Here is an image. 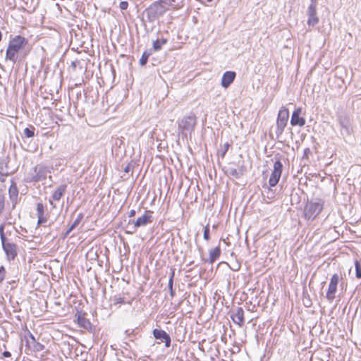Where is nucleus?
<instances>
[{"label": "nucleus", "instance_id": "f257e3e1", "mask_svg": "<svg viewBox=\"0 0 361 361\" xmlns=\"http://www.w3.org/2000/svg\"><path fill=\"white\" fill-rule=\"evenodd\" d=\"M27 42L28 40L21 35H16L11 38L6 51V60L15 63L17 60V54L27 44Z\"/></svg>", "mask_w": 361, "mask_h": 361}, {"label": "nucleus", "instance_id": "f03ea898", "mask_svg": "<svg viewBox=\"0 0 361 361\" xmlns=\"http://www.w3.org/2000/svg\"><path fill=\"white\" fill-rule=\"evenodd\" d=\"M324 200L317 198L314 200L307 201L303 209V216L307 220H314L322 212Z\"/></svg>", "mask_w": 361, "mask_h": 361}, {"label": "nucleus", "instance_id": "7ed1b4c3", "mask_svg": "<svg viewBox=\"0 0 361 361\" xmlns=\"http://www.w3.org/2000/svg\"><path fill=\"white\" fill-rule=\"evenodd\" d=\"M4 227H0V237L2 243L3 249L7 256V259L13 260L17 255L16 245L14 243L7 242V239L4 232Z\"/></svg>", "mask_w": 361, "mask_h": 361}, {"label": "nucleus", "instance_id": "20e7f679", "mask_svg": "<svg viewBox=\"0 0 361 361\" xmlns=\"http://www.w3.org/2000/svg\"><path fill=\"white\" fill-rule=\"evenodd\" d=\"M289 118V110L286 106H282L278 113L276 118V128L279 134L281 135L287 126Z\"/></svg>", "mask_w": 361, "mask_h": 361}, {"label": "nucleus", "instance_id": "39448f33", "mask_svg": "<svg viewBox=\"0 0 361 361\" xmlns=\"http://www.w3.org/2000/svg\"><path fill=\"white\" fill-rule=\"evenodd\" d=\"M283 164L280 161H276L274 164V169L269 179V184L271 187H274L279 183L281 176Z\"/></svg>", "mask_w": 361, "mask_h": 361}, {"label": "nucleus", "instance_id": "423d86ee", "mask_svg": "<svg viewBox=\"0 0 361 361\" xmlns=\"http://www.w3.org/2000/svg\"><path fill=\"white\" fill-rule=\"evenodd\" d=\"M340 277L337 274H334L330 280L329 288L326 293V298L329 302H332L335 298V294L337 290V286L338 284Z\"/></svg>", "mask_w": 361, "mask_h": 361}, {"label": "nucleus", "instance_id": "0eeeda50", "mask_svg": "<svg viewBox=\"0 0 361 361\" xmlns=\"http://www.w3.org/2000/svg\"><path fill=\"white\" fill-rule=\"evenodd\" d=\"M302 114V109L300 107L295 109L291 116L290 118V124L293 126H298L300 127H302L305 126L306 120L305 117L301 116Z\"/></svg>", "mask_w": 361, "mask_h": 361}, {"label": "nucleus", "instance_id": "6e6552de", "mask_svg": "<svg viewBox=\"0 0 361 361\" xmlns=\"http://www.w3.org/2000/svg\"><path fill=\"white\" fill-rule=\"evenodd\" d=\"M168 8L169 6L165 4V1L164 0H159L152 4V5L149 8V11L154 16H160L162 15Z\"/></svg>", "mask_w": 361, "mask_h": 361}, {"label": "nucleus", "instance_id": "1a4fd4ad", "mask_svg": "<svg viewBox=\"0 0 361 361\" xmlns=\"http://www.w3.org/2000/svg\"><path fill=\"white\" fill-rule=\"evenodd\" d=\"M232 321L240 327H242L244 324V311L240 307H238L235 310H233L231 312L230 315Z\"/></svg>", "mask_w": 361, "mask_h": 361}, {"label": "nucleus", "instance_id": "9d476101", "mask_svg": "<svg viewBox=\"0 0 361 361\" xmlns=\"http://www.w3.org/2000/svg\"><path fill=\"white\" fill-rule=\"evenodd\" d=\"M153 335L157 340L164 342L165 346L166 348L170 347L171 342V337L169 334H167L165 331L162 329H154L153 330Z\"/></svg>", "mask_w": 361, "mask_h": 361}, {"label": "nucleus", "instance_id": "9b49d317", "mask_svg": "<svg viewBox=\"0 0 361 361\" xmlns=\"http://www.w3.org/2000/svg\"><path fill=\"white\" fill-rule=\"evenodd\" d=\"M308 20L309 26H314L319 23V18L317 16V8L314 4H310L308 7Z\"/></svg>", "mask_w": 361, "mask_h": 361}, {"label": "nucleus", "instance_id": "f8f14e48", "mask_svg": "<svg viewBox=\"0 0 361 361\" xmlns=\"http://www.w3.org/2000/svg\"><path fill=\"white\" fill-rule=\"evenodd\" d=\"M236 76V73L234 71H226L223 74L221 85V86L226 89L228 88L231 83L234 81Z\"/></svg>", "mask_w": 361, "mask_h": 361}, {"label": "nucleus", "instance_id": "ddd939ff", "mask_svg": "<svg viewBox=\"0 0 361 361\" xmlns=\"http://www.w3.org/2000/svg\"><path fill=\"white\" fill-rule=\"evenodd\" d=\"M37 224H42L47 221V214H44V207L42 203H37Z\"/></svg>", "mask_w": 361, "mask_h": 361}, {"label": "nucleus", "instance_id": "4468645a", "mask_svg": "<svg viewBox=\"0 0 361 361\" xmlns=\"http://www.w3.org/2000/svg\"><path fill=\"white\" fill-rule=\"evenodd\" d=\"M37 224H42L47 221V214H44V207L42 203H37Z\"/></svg>", "mask_w": 361, "mask_h": 361}, {"label": "nucleus", "instance_id": "2eb2a0df", "mask_svg": "<svg viewBox=\"0 0 361 361\" xmlns=\"http://www.w3.org/2000/svg\"><path fill=\"white\" fill-rule=\"evenodd\" d=\"M8 194L9 197L11 200L12 201L13 207L16 204L18 201V189L16 184V183L12 182L9 189H8Z\"/></svg>", "mask_w": 361, "mask_h": 361}, {"label": "nucleus", "instance_id": "dca6fc26", "mask_svg": "<svg viewBox=\"0 0 361 361\" xmlns=\"http://www.w3.org/2000/svg\"><path fill=\"white\" fill-rule=\"evenodd\" d=\"M195 119L190 116H188L182 119L179 124V128L181 130H190L193 129L195 126Z\"/></svg>", "mask_w": 361, "mask_h": 361}, {"label": "nucleus", "instance_id": "f3484780", "mask_svg": "<svg viewBox=\"0 0 361 361\" xmlns=\"http://www.w3.org/2000/svg\"><path fill=\"white\" fill-rule=\"evenodd\" d=\"M152 214L151 211L145 212L142 216L137 219V226L152 223Z\"/></svg>", "mask_w": 361, "mask_h": 361}, {"label": "nucleus", "instance_id": "a211bd4d", "mask_svg": "<svg viewBox=\"0 0 361 361\" xmlns=\"http://www.w3.org/2000/svg\"><path fill=\"white\" fill-rule=\"evenodd\" d=\"M221 254V249L219 246L211 249L209 250V262L210 264H213L219 257Z\"/></svg>", "mask_w": 361, "mask_h": 361}, {"label": "nucleus", "instance_id": "6ab92c4d", "mask_svg": "<svg viewBox=\"0 0 361 361\" xmlns=\"http://www.w3.org/2000/svg\"><path fill=\"white\" fill-rule=\"evenodd\" d=\"M66 186L63 185L59 186L52 194V198L55 201H59L66 192Z\"/></svg>", "mask_w": 361, "mask_h": 361}, {"label": "nucleus", "instance_id": "aec40b11", "mask_svg": "<svg viewBox=\"0 0 361 361\" xmlns=\"http://www.w3.org/2000/svg\"><path fill=\"white\" fill-rule=\"evenodd\" d=\"M133 300V298L128 300L126 296L121 297L120 295H115L112 298V302L114 305L118 304H130Z\"/></svg>", "mask_w": 361, "mask_h": 361}, {"label": "nucleus", "instance_id": "412c9836", "mask_svg": "<svg viewBox=\"0 0 361 361\" xmlns=\"http://www.w3.org/2000/svg\"><path fill=\"white\" fill-rule=\"evenodd\" d=\"M78 323L81 327L84 328L85 329H90L92 327L90 322L82 316H78Z\"/></svg>", "mask_w": 361, "mask_h": 361}, {"label": "nucleus", "instance_id": "4be33fe9", "mask_svg": "<svg viewBox=\"0 0 361 361\" xmlns=\"http://www.w3.org/2000/svg\"><path fill=\"white\" fill-rule=\"evenodd\" d=\"M166 39H157L153 42V49L154 51H159L161 49L162 46L166 43Z\"/></svg>", "mask_w": 361, "mask_h": 361}, {"label": "nucleus", "instance_id": "5701e85b", "mask_svg": "<svg viewBox=\"0 0 361 361\" xmlns=\"http://www.w3.org/2000/svg\"><path fill=\"white\" fill-rule=\"evenodd\" d=\"M355 276L357 279H361V264L358 261H355Z\"/></svg>", "mask_w": 361, "mask_h": 361}, {"label": "nucleus", "instance_id": "b1692460", "mask_svg": "<svg viewBox=\"0 0 361 361\" xmlns=\"http://www.w3.org/2000/svg\"><path fill=\"white\" fill-rule=\"evenodd\" d=\"M34 130H35V128L33 127H32L31 128H26L24 129V135L27 137H32L35 135Z\"/></svg>", "mask_w": 361, "mask_h": 361}, {"label": "nucleus", "instance_id": "393cba45", "mask_svg": "<svg viewBox=\"0 0 361 361\" xmlns=\"http://www.w3.org/2000/svg\"><path fill=\"white\" fill-rule=\"evenodd\" d=\"M149 55H150V54L147 53V52H144V54H142V57H141V59L140 60V63L141 65L143 66V65H145L147 63Z\"/></svg>", "mask_w": 361, "mask_h": 361}, {"label": "nucleus", "instance_id": "a878e982", "mask_svg": "<svg viewBox=\"0 0 361 361\" xmlns=\"http://www.w3.org/2000/svg\"><path fill=\"white\" fill-rule=\"evenodd\" d=\"M204 233H203V238L204 240H208L210 238L209 235V227H204Z\"/></svg>", "mask_w": 361, "mask_h": 361}, {"label": "nucleus", "instance_id": "bb28decb", "mask_svg": "<svg viewBox=\"0 0 361 361\" xmlns=\"http://www.w3.org/2000/svg\"><path fill=\"white\" fill-rule=\"evenodd\" d=\"M124 172L128 174L130 173V175L132 176L133 173V167L130 164H128L125 166Z\"/></svg>", "mask_w": 361, "mask_h": 361}, {"label": "nucleus", "instance_id": "cd10ccee", "mask_svg": "<svg viewBox=\"0 0 361 361\" xmlns=\"http://www.w3.org/2000/svg\"><path fill=\"white\" fill-rule=\"evenodd\" d=\"M6 270L3 266L0 267V283L4 281L5 278Z\"/></svg>", "mask_w": 361, "mask_h": 361}, {"label": "nucleus", "instance_id": "c85d7f7f", "mask_svg": "<svg viewBox=\"0 0 361 361\" xmlns=\"http://www.w3.org/2000/svg\"><path fill=\"white\" fill-rule=\"evenodd\" d=\"M34 348L37 351H41L44 348V346L40 343L36 342L34 343Z\"/></svg>", "mask_w": 361, "mask_h": 361}, {"label": "nucleus", "instance_id": "c756f323", "mask_svg": "<svg viewBox=\"0 0 361 361\" xmlns=\"http://www.w3.org/2000/svg\"><path fill=\"white\" fill-rule=\"evenodd\" d=\"M174 275H175V270L173 269H171L170 277H169V283H171V284L173 283Z\"/></svg>", "mask_w": 361, "mask_h": 361}, {"label": "nucleus", "instance_id": "7c9ffc66", "mask_svg": "<svg viewBox=\"0 0 361 361\" xmlns=\"http://www.w3.org/2000/svg\"><path fill=\"white\" fill-rule=\"evenodd\" d=\"M20 230L18 229L16 227H13V229L16 231V233L23 235V232H26L25 228L23 226L19 227Z\"/></svg>", "mask_w": 361, "mask_h": 361}, {"label": "nucleus", "instance_id": "2f4dec72", "mask_svg": "<svg viewBox=\"0 0 361 361\" xmlns=\"http://www.w3.org/2000/svg\"><path fill=\"white\" fill-rule=\"evenodd\" d=\"M128 6V4L127 1H121L120 3L119 7L121 10H126V9H127Z\"/></svg>", "mask_w": 361, "mask_h": 361}, {"label": "nucleus", "instance_id": "473e14b6", "mask_svg": "<svg viewBox=\"0 0 361 361\" xmlns=\"http://www.w3.org/2000/svg\"><path fill=\"white\" fill-rule=\"evenodd\" d=\"M168 287H169V289L170 290V295L171 297H173L174 295H175V291L173 288V283H168Z\"/></svg>", "mask_w": 361, "mask_h": 361}, {"label": "nucleus", "instance_id": "72a5a7b5", "mask_svg": "<svg viewBox=\"0 0 361 361\" xmlns=\"http://www.w3.org/2000/svg\"><path fill=\"white\" fill-rule=\"evenodd\" d=\"M4 207V201L3 198H0V214H1Z\"/></svg>", "mask_w": 361, "mask_h": 361}, {"label": "nucleus", "instance_id": "f704fd0d", "mask_svg": "<svg viewBox=\"0 0 361 361\" xmlns=\"http://www.w3.org/2000/svg\"><path fill=\"white\" fill-rule=\"evenodd\" d=\"M230 147V145L228 143H225L224 145V152H223V156L225 155V154L226 153V152L228 151V148Z\"/></svg>", "mask_w": 361, "mask_h": 361}, {"label": "nucleus", "instance_id": "c9c22d12", "mask_svg": "<svg viewBox=\"0 0 361 361\" xmlns=\"http://www.w3.org/2000/svg\"><path fill=\"white\" fill-rule=\"evenodd\" d=\"M75 227H69V228L66 231V233L63 235V238H66L68 234L71 233V231Z\"/></svg>", "mask_w": 361, "mask_h": 361}, {"label": "nucleus", "instance_id": "e433bc0d", "mask_svg": "<svg viewBox=\"0 0 361 361\" xmlns=\"http://www.w3.org/2000/svg\"><path fill=\"white\" fill-rule=\"evenodd\" d=\"M29 334H30V338L31 339L32 343L34 344L35 343L37 342V341H36L35 336L30 332H29Z\"/></svg>", "mask_w": 361, "mask_h": 361}, {"label": "nucleus", "instance_id": "4c0bfd02", "mask_svg": "<svg viewBox=\"0 0 361 361\" xmlns=\"http://www.w3.org/2000/svg\"><path fill=\"white\" fill-rule=\"evenodd\" d=\"M2 355L5 357H9L11 355V353L8 351H4Z\"/></svg>", "mask_w": 361, "mask_h": 361}, {"label": "nucleus", "instance_id": "58836bf2", "mask_svg": "<svg viewBox=\"0 0 361 361\" xmlns=\"http://www.w3.org/2000/svg\"><path fill=\"white\" fill-rule=\"evenodd\" d=\"M165 1V4L167 6H171L173 2H174L176 0H164Z\"/></svg>", "mask_w": 361, "mask_h": 361}, {"label": "nucleus", "instance_id": "ea45409f", "mask_svg": "<svg viewBox=\"0 0 361 361\" xmlns=\"http://www.w3.org/2000/svg\"><path fill=\"white\" fill-rule=\"evenodd\" d=\"M134 213H135L134 210H132L130 213V216H133L134 215Z\"/></svg>", "mask_w": 361, "mask_h": 361}, {"label": "nucleus", "instance_id": "a19ab883", "mask_svg": "<svg viewBox=\"0 0 361 361\" xmlns=\"http://www.w3.org/2000/svg\"><path fill=\"white\" fill-rule=\"evenodd\" d=\"M348 230H349L350 232L356 233V231H355V230H352V229H351V227H348Z\"/></svg>", "mask_w": 361, "mask_h": 361}, {"label": "nucleus", "instance_id": "79ce46f5", "mask_svg": "<svg viewBox=\"0 0 361 361\" xmlns=\"http://www.w3.org/2000/svg\"><path fill=\"white\" fill-rule=\"evenodd\" d=\"M235 230H236V233H239V227H236V229H235Z\"/></svg>", "mask_w": 361, "mask_h": 361}]
</instances>
